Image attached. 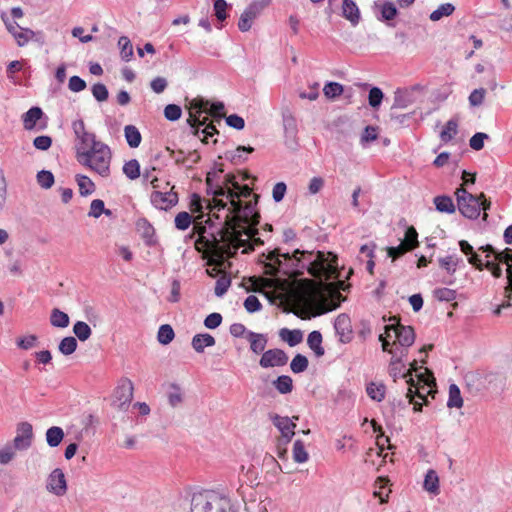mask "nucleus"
Wrapping results in <instances>:
<instances>
[{
  "mask_svg": "<svg viewBox=\"0 0 512 512\" xmlns=\"http://www.w3.org/2000/svg\"><path fill=\"white\" fill-rule=\"evenodd\" d=\"M289 357L287 353L280 348L268 349L263 352L259 365L264 369L272 367H282L287 364Z\"/></svg>",
  "mask_w": 512,
  "mask_h": 512,
  "instance_id": "obj_7",
  "label": "nucleus"
},
{
  "mask_svg": "<svg viewBox=\"0 0 512 512\" xmlns=\"http://www.w3.org/2000/svg\"><path fill=\"white\" fill-rule=\"evenodd\" d=\"M243 305L246 311L250 314L259 312L263 308L262 303L255 295H249L246 297Z\"/></svg>",
  "mask_w": 512,
  "mask_h": 512,
  "instance_id": "obj_56",
  "label": "nucleus"
},
{
  "mask_svg": "<svg viewBox=\"0 0 512 512\" xmlns=\"http://www.w3.org/2000/svg\"><path fill=\"white\" fill-rule=\"evenodd\" d=\"M489 139V135L484 132H476L469 140V146L475 150L480 151L484 147L485 140Z\"/></svg>",
  "mask_w": 512,
  "mask_h": 512,
  "instance_id": "obj_57",
  "label": "nucleus"
},
{
  "mask_svg": "<svg viewBox=\"0 0 512 512\" xmlns=\"http://www.w3.org/2000/svg\"><path fill=\"white\" fill-rule=\"evenodd\" d=\"M458 132V119L456 117H452L450 120H448L440 132V139L443 143L450 142L453 137Z\"/></svg>",
  "mask_w": 512,
  "mask_h": 512,
  "instance_id": "obj_32",
  "label": "nucleus"
},
{
  "mask_svg": "<svg viewBox=\"0 0 512 512\" xmlns=\"http://www.w3.org/2000/svg\"><path fill=\"white\" fill-rule=\"evenodd\" d=\"M37 182L42 188L49 189L54 184V175L50 171L42 170L37 174Z\"/></svg>",
  "mask_w": 512,
  "mask_h": 512,
  "instance_id": "obj_59",
  "label": "nucleus"
},
{
  "mask_svg": "<svg viewBox=\"0 0 512 512\" xmlns=\"http://www.w3.org/2000/svg\"><path fill=\"white\" fill-rule=\"evenodd\" d=\"M379 135V127L373 125H367L362 133L360 138V143L363 147H366L371 142L377 140Z\"/></svg>",
  "mask_w": 512,
  "mask_h": 512,
  "instance_id": "obj_47",
  "label": "nucleus"
},
{
  "mask_svg": "<svg viewBox=\"0 0 512 512\" xmlns=\"http://www.w3.org/2000/svg\"><path fill=\"white\" fill-rule=\"evenodd\" d=\"M226 191V197L227 198H234L236 197V192L241 188L240 184L237 181L236 175L233 173H227L224 176V181L222 185ZM242 189L245 190L246 193L250 192V189L248 185H243Z\"/></svg>",
  "mask_w": 512,
  "mask_h": 512,
  "instance_id": "obj_20",
  "label": "nucleus"
},
{
  "mask_svg": "<svg viewBox=\"0 0 512 512\" xmlns=\"http://www.w3.org/2000/svg\"><path fill=\"white\" fill-rule=\"evenodd\" d=\"M175 337V332L171 325L162 324L157 332V340L161 345L170 344Z\"/></svg>",
  "mask_w": 512,
  "mask_h": 512,
  "instance_id": "obj_44",
  "label": "nucleus"
},
{
  "mask_svg": "<svg viewBox=\"0 0 512 512\" xmlns=\"http://www.w3.org/2000/svg\"><path fill=\"white\" fill-rule=\"evenodd\" d=\"M308 366V358L301 353H297L290 362V369L294 374L303 373L307 370Z\"/></svg>",
  "mask_w": 512,
  "mask_h": 512,
  "instance_id": "obj_43",
  "label": "nucleus"
},
{
  "mask_svg": "<svg viewBox=\"0 0 512 512\" xmlns=\"http://www.w3.org/2000/svg\"><path fill=\"white\" fill-rule=\"evenodd\" d=\"M273 387L280 394H289L293 391V379L289 375H280L272 381Z\"/></svg>",
  "mask_w": 512,
  "mask_h": 512,
  "instance_id": "obj_31",
  "label": "nucleus"
},
{
  "mask_svg": "<svg viewBox=\"0 0 512 512\" xmlns=\"http://www.w3.org/2000/svg\"><path fill=\"white\" fill-rule=\"evenodd\" d=\"M453 11H454V6L452 4H450V3L442 4L435 11H433L430 14V19L432 21H438L443 16H449L450 14H452Z\"/></svg>",
  "mask_w": 512,
  "mask_h": 512,
  "instance_id": "obj_55",
  "label": "nucleus"
},
{
  "mask_svg": "<svg viewBox=\"0 0 512 512\" xmlns=\"http://www.w3.org/2000/svg\"><path fill=\"white\" fill-rule=\"evenodd\" d=\"M77 345V340L72 336H68L60 341L58 349L63 355H71L76 351Z\"/></svg>",
  "mask_w": 512,
  "mask_h": 512,
  "instance_id": "obj_51",
  "label": "nucleus"
},
{
  "mask_svg": "<svg viewBox=\"0 0 512 512\" xmlns=\"http://www.w3.org/2000/svg\"><path fill=\"white\" fill-rule=\"evenodd\" d=\"M73 332L80 341H86L92 334L90 326L83 321H77L74 324Z\"/></svg>",
  "mask_w": 512,
  "mask_h": 512,
  "instance_id": "obj_48",
  "label": "nucleus"
},
{
  "mask_svg": "<svg viewBox=\"0 0 512 512\" xmlns=\"http://www.w3.org/2000/svg\"><path fill=\"white\" fill-rule=\"evenodd\" d=\"M38 337L34 334H30L17 339L16 344L18 348L22 350H29L36 346Z\"/></svg>",
  "mask_w": 512,
  "mask_h": 512,
  "instance_id": "obj_61",
  "label": "nucleus"
},
{
  "mask_svg": "<svg viewBox=\"0 0 512 512\" xmlns=\"http://www.w3.org/2000/svg\"><path fill=\"white\" fill-rule=\"evenodd\" d=\"M334 329L339 341L343 344L350 343L353 339L351 319L348 314H339L334 321Z\"/></svg>",
  "mask_w": 512,
  "mask_h": 512,
  "instance_id": "obj_10",
  "label": "nucleus"
},
{
  "mask_svg": "<svg viewBox=\"0 0 512 512\" xmlns=\"http://www.w3.org/2000/svg\"><path fill=\"white\" fill-rule=\"evenodd\" d=\"M222 320L223 317L220 313L213 312L207 315L204 319V326L208 329H216L221 325Z\"/></svg>",
  "mask_w": 512,
  "mask_h": 512,
  "instance_id": "obj_62",
  "label": "nucleus"
},
{
  "mask_svg": "<svg viewBox=\"0 0 512 512\" xmlns=\"http://www.w3.org/2000/svg\"><path fill=\"white\" fill-rule=\"evenodd\" d=\"M374 10L377 17L385 21L392 20L397 15L396 6L391 1H376L374 4Z\"/></svg>",
  "mask_w": 512,
  "mask_h": 512,
  "instance_id": "obj_15",
  "label": "nucleus"
},
{
  "mask_svg": "<svg viewBox=\"0 0 512 512\" xmlns=\"http://www.w3.org/2000/svg\"><path fill=\"white\" fill-rule=\"evenodd\" d=\"M247 340L250 343V350L254 354H263L265 352V348L268 343V336L267 334L262 333H256L253 331H248L247 333Z\"/></svg>",
  "mask_w": 512,
  "mask_h": 512,
  "instance_id": "obj_18",
  "label": "nucleus"
},
{
  "mask_svg": "<svg viewBox=\"0 0 512 512\" xmlns=\"http://www.w3.org/2000/svg\"><path fill=\"white\" fill-rule=\"evenodd\" d=\"M412 388L413 387L408 388V392H407L408 404L409 405L413 404V411L415 413L421 412L423 403L415 401V398H419V399L423 400L425 404H427L428 403L427 396L423 392H421L419 390H413Z\"/></svg>",
  "mask_w": 512,
  "mask_h": 512,
  "instance_id": "obj_36",
  "label": "nucleus"
},
{
  "mask_svg": "<svg viewBox=\"0 0 512 512\" xmlns=\"http://www.w3.org/2000/svg\"><path fill=\"white\" fill-rule=\"evenodd\" d=\"M435 209L440 213L453 214L456 211V206L451 196L442 194L437 195L433 199Z\"/></svg>",
  "mask_w": 512,
  "mask_h": 512,
  "instance_id": "obj_23",
  "label": "nucleus"
},
{
  "mask_svg": "<svg viewBox=\"0 0 512 512\" xmlns=\"http://www.w3.org/2000/svg\"><path fill=\"white\" fill-rule=\"evenodd\" d=\"M76 159L81 165L88 167L103 177L109 174L111 151L107 145H100L93 155L86 152L77 156Z\"/></svg>",
  "mask_w": 512,
  "mask_h": 512,
  "instance_id": "obj_3",
  "label": "nucleus"
},
{
  "mask_svg": "<svg viewBox=\"0 0 512 512\" xmlns=\"http://www.w3.org/2000/svg\"><path fill=\"white\" fill-rule=\"evenodd\" d=\"M342 15L354 25L360 20L359 8L353 0H343Z\"/></svg>",
  "mask_w": 512,
  "mask_h": 512,
  "instance_id": "obj_29",
  "label": "nucleus"
},
{
  "mask_svg": "<svg viewBox=\"0 0 512 512\" xmlns=\"http://www.w3.org/2000/svg\"><path fill=\"white\" fill-rule=\"evenodd\" d=\"M455 195L457 208L463 217L475 220L480 216L481 203L478 196L471 194L463 187L457 188Z\"/></svg>",
  "mask_w": 512,
  "mask_h": 512,
  "instance_id": "obj_4",
  "label": "nucleus"
},
{
  "mask_svg": "<svg viewBox=\"0 0 512 512\" xmlns=\"http://www.w3.org/2000/svg\"><path fill=\"white\" fill-rule=\"evenodd\" d=\"M135 231L143 240L146 247L151 248L159 245L156 230L145 217H141L136 220Z\"/></svg>",
  "mask_w": 512,
  "mask_h": 512,
  "instance_id": "obj_6",
  "label": "nucleus"
},
{
  "mask_svg": "<svg viewBox=\"0 0 512 512\" xmlns=\"http://www.w3.org/2000/svg\"><path fill=\"white\" fill-rule=\"evenodd\" d=\"M273 425L282 433L296 428V424L288 416H280L278 414L270 415Z\"/></svg>",
  "mask_w": 512,
  "mask_h": 512,
  "instance_id": "obj_35",
  "label": "nucleus"
},
{
  "mask_svg": "<svg viewBox=\"0 0 512 512\" xmlns=\"http://www.w3.org/2000/svg\"><path fill=\"white\" fill-rule=\"evenodd\" d=\"M43 116V112L41 108L39 107H32L30 108L24 115H23V124L24 128L26 130H32L36 122L41 119Z\"/></svg>",
  "mask_w": 512,
  "mask_h": 512,
  "instance_id": "obj_34",
  "label": "nucleus"
},
{
  "mask_svg": "<svg viewBox=\"0 0 512 512\" xmlns=\"http://www.w3.org/2000/svg\"><path fill=\"white\" fill-rule=\"evenodd\" d=\"M279 336L290 347H295L303 341V332L300 329L282 328L279 331Z\"/></svg>",
  "mask_w": 512,
  "mask_h": 512,
  "instance_id": "obj_27",
  "label": "nucleus"
},
{
  "mask_svg": "<svg viewBox=\"0 0 512 512\" xmlns=\"http://www.w3.org/2000/svg\"><path fill=\"white\" fill-rule=\"evenodd\" d=\"M50 323L54 327L66 328L69 325V316L58 308H54L51 311Z\"/></svg>",
  "mask_w": 512,
  "mask_h": 512,
  "instance_id": "obj_45",
  "label": "nucleus"
},
{
  "mask_svg": "<svg viewBox=\"0 0 512 512\" xmlns=\"http://www.w3.org/2000/svg\"><path fill=\"white\" fill-rule=\"evenodd\" d=\"M433 296L440 302H450L456 299V290L450 288H436L433 291Z\"/></svg>",
  "mask_w": 512,
  "mask_h": 512,
  "instance_id": "obj_52",
  "label": "nucleus"
},
{
  "mask_svg": "<svg viewBox=\"0 0 512 512\" xmlns=\"http://www.w3.org/2000/svg\"><path fill=\"white\" fill-rule=\"evenodd\" d=\"M323 337L320 331L314 330L308 334L307 345L317 358L324 356L325 349L322 346Z\"/></svg>",
  "mask_w": 512,
  "mask_h": 512,
  "instance_id": "obj_26",
  "label": "nucleus"
},
{
  "mask_svg": "<svg viewBox=\"0 0 512 512\" xmlns=\"http://www.w3.org/2000/svg\"><path fill=\"white\" fill-rule=\"evenodd\" d=\"M415 330L410 325L397 324L396 340L401 347H410L415 341Z\"/></svg>",
  "mask_w": 512,
  "mask_h": 512,
  "instance_id": "obj_16",
  "label": "nucleus"
},
{
  "mask_svg": "<svg viewBox=\"0 0 512 512\" xmlns=\"http://www.w3.org/2000/svg\"><path fill=\"white\" fill-rule=\"evenodd\" d=\"M72 127L76 136L75 149L77 157L82 155V153H86L88 146L94 144L96 138L94 134L86 131L82 120L74 121Z\"/></svg>",
  "mask_w": 512,
  "mask_h": 512,
  "instance_id": "obj_5",
  "label": "nucleus"
},
{
  "mask_svg": "<svg viewBox=\"0 0 512 512\" xmlns=\"http://www.w3.org/2000/svg\"><path fill=\"white\" fill-rule=\"evenodd\" d=\"M215 343L216 340L211 334L198 333L193 336L191 346L197 353H203L206 347H212Z\"/></svg>",
  "mask_w": 512,
  "mask_h": 512,
  "instance_id": "obj_21",
  "label": "nucleus"
},
{
  "mask_svg": "<svg viewBox=\"0 0 512 512\" xmlns=\"http://www.w3.org/2000/svg\"><path fill=\"white\" fill-rule=\"evenodd\" d=\"M253 151L254 148L251 146H238L234 151H226L225 159L235 165H239L247 159V157L244 156V153L249 154Z\"/></svg>",
  "mask_w": 512,
  "mask_h": 512,
  "instance_id": "obj_28",
  "label": "nucleus"
},
{
  "mask_svg": "<svg viewBox=\"0 0 512 512\" xmlns=\"http://www.w3.org/2000/svg\"><path fill=\"white\" fill-rule=\"evenodd\" d=\"M209 100L204 98H195L190 102L189 113L190 116L187 119V124L190 127L191 133L194 136L200 137L203 135L201 139L204 143H207L209 137L214 136L215 134H219L215 126V121L213 118L210 120L209 114L203 116L204 113L208 110Z\"/></svg>",
  "mask_w": 512,
  "mask_h": 512,
  "instance_id": "obj_1",
  "label": "nucleus"
},
{
  "mask_svg": "<svg viewBox=\"0 0 512 512\" xmlns=\"http://www.w3.org/2000/svg\"><path fill=\"white\" fill-rule=\"evenodd\" d=\"M124 120L125 112L122 109H115L106 119V123L109 126L110 132L118 136L120 134Z\"/></svg>",
  "mask_w": 512,
  "mask_h": 512,
  "instance_id": "obj_25",
  "label": "nucleus"
},
{
  "mask_svg": "<svg viewBox=\"0 0 512 512\" xmlns=\"http://www.w3.org/2000/svg\"><path fill=\"white\" fill-rule=\"evenodd\" d=\"M76 182L79 187V192L82 196H87L95 191V184L85 175H76Z\"/></svg>",
  "mask_w": 512,
  "mask_h": 512,
  "instance_id": "obj_46",
  "label": "nucleus"
},
{
  "mask_svg": "<svg viewBox=\"0 0 512 512\" xmlns=\"http://www.w3.org/2000/svg\"><path fill=\"white\" fill-rule=\"evenodd\" d=\"M367 395L376 402H381L385 398L386 386L383 383L370 382L366 386Z\"/></svg>",
  "mask_w": 512,
  "mask_h": 512,
  "instance_id": "obj_33",
  "label": "nucleus"
},
{
  "mask_svg": "<svg viewBox=\"0 0 512 512\" xmlns=\"http://www.w3.org/2000/svg\"><path fill=\"white\" fill-rule=\"evenodd\" d=\"M102 214L111 217L112 211L105 208L104 201L101 199H94L90 204V210L88 212L89 217L99 218Z\"/></svg>",
  "mask_w": 512,
  "mask_h": 512,
  "instance_id": "obj_42",
  "label": "nucleus"
},
{
  "mask_svg": "<svg viewBox=\"0 0 512 512\" xmlns=\"http://www.w3.org/2000/svg\"><path fill=\"white\" fill-rule=\"evenodd\" d=\"M415 101L413 94L408 88H397L394 92V102L391 111L395 108H406Z\"/></svg>",
  "mask_w": 512,
  "mask_h": 512,
  "instance_id": "obj_19",
  "label": "nucleus"
},
{
  "mask_svg": "<svg viewBox=\"0 0 512 512\" xmlns=\"http://www.w3.org/2000/svg\"><path fill=\"white\" fill-rule=\"evenodd\" d=\"M170 389L171 390L168 393V402L172 407H176L183 400L181 388L179 385L173 383L171 384Z\"/></svg>",
  "mask_w": 512,
  "mask_h": 512,
  "instance_id": "obj_58",
  "label": "nucleus"
},
{
  "mask_svg": "<svg viewBox=\"0 0 512 512\" xmlns=\"http://www.w3.org/2000/svg\"><path fill=\"white\" fill-rule=\"evenodd\" d=\"M231 286V278L222 276L215 283L214 293L217 297H223Z\"/></svg>",
  "mask_w": 512,
  "mask_h": 512,
  "instance_id": "obj_54",
  "label": "nucleus"
},
{
  "mask_svg": "<svg viewBox=\"0 0 512 512\" xmlns=\"http://www.w3.org/2000/svg\"><path fill=\"white\" fill-rule=\"evenodd\" d=\"M439 266L449 275H453L457 270V262H454V256L449 255L438 259Z\"/></svg>",
  "mask_w": 512,
  "mask_h": 512,
  "instance_id": "obj_60",
  "label": "nucleus"
},
{
  "mask_svg": "<svg viewBox=\"0 0 512 512\" xmlns=\"http://www.w3.org/2000/svg\"><path fill=\"white\" fill-rule=\"evenodd\" d=\"M243 217L246 222L254 229L253 234L257 233V225L260 223V213L251 203H248L243 208Z\"/></svg>",
  "mask_w": 512,
  "mask_h": 512,
  "instance_id": "obj_30",
  "label": "nucleus"
},
{
  "mask_svg": "<svg viewBox=\"0 0 512 512\" xmlns=\"http://www.w3.org/2000/svg\"><path fill=\"white\" fill-rule=\"evenodd\" d=\"M379 341L381 342L382 349L384 352H388L392 355L391 359H398L400 363H404L403 359L408 355L409 347H401L393 349V343H391L388 339L384 338L383 334L379 335Z\"/></svg>",
  "mask_w": 512,
  "mask_h": 512,
  "instance_id": "obj_22",
  "label": "nucleus"
},
{
  "mask_svg": "<svg viewBox=\"0 0 512 512\" xmlns=\"http://www.w3.org/2000/svg\"><path fill=\"white\" fill-rule=\"evenodd\" d=\"M128 385L126 381H122L115 389L112 395L111 406L118 412H126L128 410Z\"/></svg>",
  "mask_w": 512,
  "mask_h": 512,
  "instance_id": "obj_13",
  "label": "nucleus"
},
{
  "mask_svg": "<svg viewBox=\"0 0 512 512\" xmlns=\"http://www.w3.org/2000/svg\"><path fill=\"white\" fill-rule=\"evenodd\" d=\"M463 398L461 396L460 388L456 384L449 386V396L447 401V407L449 408H461L463 406Z\"/></svg>",
  "mask_w": 512,
  "mask_h": 512,
  "instance_id": "obj_41",
  "label": "nucleus"
},
{
  "mask_svg": "<svg viewBox=\"0 0 512 512\" xmlns=\"http://www.w3.org/2000/svg\"><path fill=\"white\" fill-rule=\"evenodd\" d=\"M225 105L221 101H209L208 110L206 114H209L213 121L220 124L224 116Z\"/></svg>",
  "mask_w": 512,
  "mask_h": 512,
  "instance_id": "obj_39",
  "label": "nucleus"
},
{
  "mask_svg": "<svg viewBox=\"0 0 512 512\" xmlns=\"http://www.w3.org/2000/svg\"><path fill=\"white\" fill-rule=\"evenodd\" d=\"M323 93L327 99L334 100L344 93V85L338 82L328 81L324 85Z\"/></svg>",
  "mask_w": 512,
  "mask_h": 512,
  "instance_id": "obj_38",
  "label": "nucleus"
},
{
  "mask_svg": "<svg viewBox=\"0 0 512 512\" xmlns=\"http://www.w3.org/2000/svg\"><path fill=\"white\" fill-rule=\"evenodd\" d=\"M292 457L294 462L302 464L308 461L309 454L306 451L305 444L302 440L297 439L293 444Z\"/></svg>",
  "mask_w": 512,
  "mask_h": 512,
  "instance_id": "obj_37",
  "label": "nucleus"
},
{
  "mask_svg": "<svg viewBox=\"0 0 512 512\" xmlns=\"http://www.w3.org/2000/svg\"><path fill=\"white\" fill-rule=\"evenodd\" d=\"M486 94V90L484 88L474 89L469 95V104L472 107L480 106Z\"/></svg>",
  "mask_w": 512,
  "mask_h": 512,
  "instance_id": "obj_63",
  "label": "nucleus"
},
{
  "mask_svg": "<svg viewBox=\"0 0 512 512\" xmlns=\"http://www.w3.org/2000/svg\"><path fill=\"white\" fill-rule=\"evenodd\" d=\"M64 438V431L61 427L53 426L46 431V441L50 447H57Z\"/></svg>",
  "mask_w": 512,
  "mask_h": 512,
  "instance_id": "obj_40",
  "label": "nucleus"
},
{
  "mask_svg": "<svg viewBox=\"0 0 512 512\" xmlns=\"http://www.w3.org/2000/svg\"><path fill=\"white\" fill-rule=\"evenodd\" d=\"M33 427L29 422H20L17 425V435L13 440L15 449L26 450L32 444Z\"/></svg>",
  "mask_w": 512,
  "mask_h": 512,
  "instance_id": "obj_11",
  "label": "nucleus"
},
{
  "mask_svg": "<svg viewBox=\"0 0 512 512\" xmlns=\"http://www.w3.org/2000/svg\"><path fill=\"white\" fill-rule=\"evenodd\" d=\"M163 114L166 120L175 122L181 118L182 108L178 104L171 103L165 106Z\"/></svg>",
  "mask_w": 512,
  "mask_h": 512,
  "instance_id": "obj_53",
  "label": "nucleus"
},
{
  "mask_svg": "<svg viewBox=\"0 0 512 512\" xmlns=\"http://www.w3.org/2000/svg\"><path fill=\"white\" fill-rule=\"evenodd\" d=\"M193 509L198 512H236L227 497L215 492H207L194 496Z\"/></svg>",
  "mask_w": 512,
  "mask_h": 512,
  "instance_id": "obj_2",
  "label": "nucleus"
},
{
  "mask_svg": "<svg viewBox=\"0 0 512 512\" xmlns=\"http://www.w3.org/2000/svg\"><path fill=\"white\" fill-rule=\"evenodd\" d=\"M46 489L48 492L60 497L67 492V482L64 472L60 468H55L47 478Z\"/></svg>",
  "mask_w": 512,
  "mask_h": 512,
  "instance_id": "obj_8",
  "label": "nucleus"
},
{
  "mask_svg": "<svg viewBox=\"0 0 512 512\" xmlns=\"http://www.w3.org/2000/svg\"><path fill=\"white\" fill-rule=\"evenodd\" d=\"M150 200L155 208L167 211L178 204L179 196L173 189L169 192L153 191Z\"/></svg>",
  "mask_w": 512,
  "mask_h": 512,
  "instance_id": "obj_9",
  "label": "nucleus"
},
{
  "mask_svg": "<svg viewBox=\"0 0 512 512\" xmlns=\"http://www.w3.org/2000/svg\"><path fill=\"white\" fill-rule=\"evenodd\" d=\"M192 222V216L186 211L179 212L174 219L175 228L180 231L187 230Z\"/></svg>",
  "mask_w": 512,
  "mask_h": 512,
  "instance_id": "obj_49",
  "label": "nucleus"
},
{
  "mask_svg": "<svg viewBox=\"0 0 512 512\" xmlns=\"http://www.w3.org/2000/svg\"><path fill=\"white\" fill-rule=\"evenodd\" d=\"M407 247L411 246V251L419 246L418 242V233L414 226L406 227L405 237L403 240H400Z\"/></svg>",
  "mask_w": 512,
  "mask_h": 512,
  "instance_id": "obj_50",
  "label": "nucleus"
},
{
  "mask_svg": "<svg viewBox=\"0 0 512 512\" xmlns=\"http://www.w3.org/2000/svg\"><path fill=\"white\" fill-rule=\"evenodd\" d=\"M356 85L361 87L363 90L369 91L368 103L370 107L373 108L374 110L379 109L384 99L383 91L379 87L372 86L371 84L368 83H357Z\"/></svg>",
  "mask_w": 512,
  "mask_h": 512,
  "instance_id": "obj_17",
  "label": "nucleus"
},
{
  "mask_svg": "<svg viewBox=\"0 0 512 512\" xmlns=\"http://www.w3.org/2000/svg\"><path fill=\"white\" fill-rule=\"evenodd\" d=\"M423 489L433 496H437L440 493L439 476L433 469H429L424 477Z\"/></svg>",
  "mask_w": 512,
  "mask_h": 512,
  "instance_id": "obj_24",
  "label": "nucleus"
},
{
  "mask_svg": "<svg viewBox=\"0 0 512 512\" xmlns=\"http://www.w3.org/2000/svg\"><path fill=\"white\" fill-rule=\"evenodd\" d=\"M92 94L94 96V98L99 101V102H103V101H106L108 99V96H109V93H108V90L106 88V86L102 83H96L92 86Z\"/></svg>",
  "mask_w": 512,
  "mask_h": 512,
  "instance_id": "obj_64",
  "label": "nucleus"
},
{
  "mask_svg": "<svg viewBox=\"0 0 512 512\" xmlns=\"http://www.w3.org/2000/svg\"><path fill=\"white\" fill-rule=\"evenodd\" d=\"M404 368V363H400L396 358L391 359L389 364V375L393 377L394 381H396L397 378H404L409 384V387H416V383L411 376L410 371H403Z\"/></svg>",
  "mask_w": 512,
  "mask_h": 512,
  "instance_id": "obj_14",
  "label": "nucleus"
},
{
  "mask_svg": "<svg viewBox=\"0 0 512 512\" xmlns=\"http://www.w3.org/2000/svg\"><path fill=\"white\" fill-rule=\"evenodd\" d=\"M265 7L263 2L252 3L242 14L239 19V29L246 32L252 28V24L262 9Z\"/></svg>",
  "mask_w": 512,
  "mask_h": 512,
  "instance_id": "obj_12",
  "label": "nucleus"
}]
</instances>
